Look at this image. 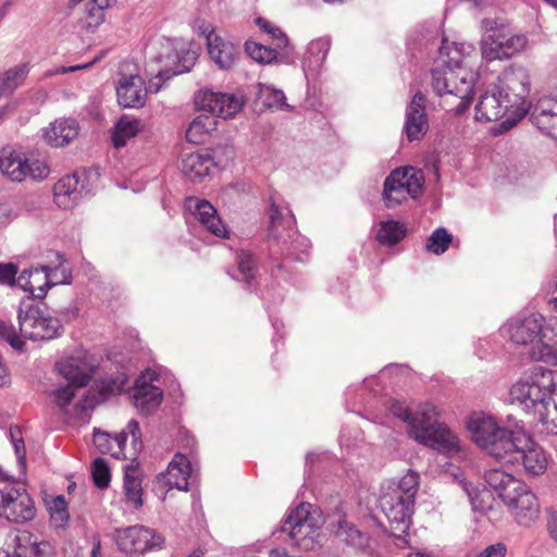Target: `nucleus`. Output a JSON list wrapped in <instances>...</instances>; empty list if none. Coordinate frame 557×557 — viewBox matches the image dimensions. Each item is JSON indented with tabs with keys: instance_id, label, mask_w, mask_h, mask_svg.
<instances>
[{
	"instance_id": "f257e3e1",
	"label": "nucleus",
	"mask_w": 557,
	"mask_h": 557,
	"mask_svg": "<svg viewBox=\"0 0 557 557\" xmlns=\"http://www.w3.org/2000/svg\"><path fill=\"white\" fill-rule=\"evenodd\" d=\"M474 49L465 44L443 42L440 49L442 67L432 71V87L443 98L453 97L457 103L449 110L462 114L470 106L473 88L479 78Z\"/></svg>"
},
{
	"instance_id": "f03ea898",
	"label": "nucleus",
	"mask_w": 557,
	"mask_h": 557,
	"mask_svg": "<svg viewBox=\"0 0 557 557\" xmlns=\"http://www.w3.org/2000/svg\"><path fill=\"white\" fill-rule=\"evenodd\" d=\"M509 400L532 417L540 432L557 435V372L533 367L511 385Z\"/></svg>"
},
{
	"instance_id": "7ed1b4c3",
	"label": "nucleus",
	"mask_w": 557,
	"mask_h": 557,
	"mask_svg": "<svg viewBox=\"0 0 557 557\" xmlns=\"http://www.w3.org/2000/svg\"><path fill=\"white\" fill-rule=\"evenodd\" d=\"M485 482L519 525L530 527L539 519V499L524 482L499 469L486 471Z\"/></svg>"
},
{
	"instance_id": "20e7f679",
	"label": "nucleus",
	"mask_w": 557,
	"mask_h": 557,
	"mask_svg": "<svg viewBox=\"0 0 557 557\" xmlns=\"http://www.w3.org/2000/svg\"><path fill=\"white\" fill-rule=\"evenodd\" d=\"M437 408L425 403L418 407V416L411 421V437L432 449L453 456L461 451L459 437L445 424L437 422Z\"/></svg>"
},
{
	"instance_id": "39448f33",
	"label": "nucleus",
	"mask_w": 557,
	"mask_h": 557,
	"mask_svg": "<svg viewBox=\"0 0 557 557\" xmlns=\"http://www.w3.org/2000/svg\"><path fill=\"white\" fill-rule=\"evenodd\" d=\"M549 332L557 336V320L546 322L544 315L539 312L519 313L500 327L504 338L516 346L532 345L531 349L542 345V338L547 341Z\"/></svg>"
},
{
	"instance_id": "423d86ee",
	"label": "nucleus",
	"mask_w": 557,
	"mask_h": 557,
	"mask_svg": "<svg viewBox=\"0 0 557 557\" xmlns=\"http://www.w3.org/2000/svg\"><path fill=\"white\" fill-rule=\"evenodd\" d=\"M194 53L180 50L175 41L165 40L161 42V51L146 66V73L149 76V90L156 94L165 81L188 72L194 64Z\"/></svg>"
},
{
	"instance_id": "0eeeda50",
	"label": "nucleus",
	"mask_w": 557,
	"mask_h": 557,
	"mask_svg": "<svg viewBox=\"0 0 557 557\" xmlns=\"http://www.w3.org/2000/svg\"><path fill=\"white\" fill-rule=\"evenodd\" d=\"M467 429L471 441L498 461L505 456L516 434V431L502 426L495 418L484 412L472 413L468 419Z\"/></svg>"
},
{
	"instance_id": "6e6552de",
	"label": "nucleus",
	"mask_w": 557,
	"mask_h": 557,
	"mask_svg": "<svg viewBox=\"0 0 557 557\" xmlns=\"http://www.w3.org/2000/svg\"><path fill=\"white\" fill-rule=\"evenodd\" d=\"M269 238L282 243V249L286 253L296 260L302 261L301 255L307 253L310 245L309 240L295 230V219L292 211L272 199L269 208Z\"/></svg>"
},
{
	"instance_id": "1a4fd4ad",
	"label": "nucleus",
	"mask_w": 557,
	"mask_h": 557,
	"mask_svg": "<svg viewBox=\"0 0 557 557\" xmlns=\"http://www.w3.org/2000/svg\"><path fill=\"white\" fill-rule=\"evenodd\" d=\"M504 463H520L530 475L543 474L548 466V457L544 449L523 431H516L505 456L499 459Z\"/></svg>"
},
{
	"instance_id": "9d476101",
	"label": "nucleus",
	"mask_w": 557,
	"mask_h": 557,
	"mask_svg": "<svg viewBox=\"0 0 557 557\" xmlns=\"http://www.w3.org/2000/svg\"><path fill=\"white\" fill-rule=\"evenodd\" d=\"M424 173L414 166H404L392 171L385 178L383 199L388 208L405 202L409 197L417 198L424 185Z\"/></svg>"
},
{
	"instance_id": "9b49d317",
	"label": "nucleus",
	"mask_w": 557,
	"mask_h": 557,
	"mask_svg": "<svg viewBox=\"0 0 557 557\" xmlns=\"http://www.w3.org/2000/svg\"><path fill=\"white\" fill-rule=\"evenodd\" d=\"M0 171L8 180L18 183L27 178L42 181L50 174V168L46 161L28 159L12 147L0 150Z\"/></svg>"
},
{
	"instance_id": "f8f14e48",
	"label": "nucleus",
	"mask_w": 557,
	"mask_h": 557,
	"mask_svg": "<svg viewBox=\"0 0 557 557\" xmlns=\"http://www.w3.org/2000/svg\"><path fill=\"white\" fill-rule=\"evenodd\" d=\"M310 504H300L289 513L282 525V533H286L290 542L304 550L314 547L320 528V519L310 511Z\"/></svg>"
},
{
	"instance_id": "ddd939ff",
	"label": "nucleus",
	"mask_w": 557,
	"mask_h": 557,
	"mask_svg": "<svg viewBox=\"0 0 557 557\" xmlns=\"http://www.w3.org/2000/svg\"><path fill=\"white\" fill-rule=\"evenodd\" d=\"M21 334L32 341H50L61 335L62 324L38 306L22 307L17 312Z\"/></svg>"
},
{
	"instance_id": "4468645a",
	"label": "nucleus",
	"mask_w": 557,
	"mask_h": 557,
	"mask_svg": "<svg viewBox=\"0 0 557 557\" xmlns=\"http://www.w3.org/2000/svg\"><path fill=\"white\" fill-rule=\"evenodd\" d=\"M513 104V116L522 119L530 109V75L522 66H510L498 77L495 85Z\"/></svg>"
},
{
	"instance_id": "2eb2a0df",
	"label": "nucleus",
	"mask_w": 557,
	"mask_h": 557,
	"mask_svg": "<svg viewBox=\"0 0 557 557\" xmlns=\"http://www.w3.org/2000/svg\"><path fill=\"white\" fill-rule=\"evenodd\" d=\"M528 38L522 34H510L503 29H494L483 36L481 53L486 61L511 58L525 49Z\"/></svg>"
},
{
	"instance_id": "dca6fc26",
	"label": "nucleus",
	"mask_w": 557,
	"mask_h": 557,
	"mask_svg": "<svg viewBox=\"0 0 557 557\" xmlns=\"http://www.w3.org/2000/svg\"><path fill=\"white\" fill-rule=\"evenodd\" d=\"M245 102L243 95L218 92L211 89H202L195 95V103L200 110L223 119L235 116L244 108Z\"/></svg>"
},
{
	"instance_id": "f3484780",
	"label": "nucleus",
	"mask_w": 557,
	"mask_h": 557,
	"mask_svg": "<svg viewBox=\"0 0 557 557\" xmlns=\"http://www.w3.org/2000/svg\"><path fill=\"white\" fill-rule=\"evenodd\" d=\"M114 540L119 549L125 554H144L162 543V537L154 530L144 525L119 529Z\"/></svg>"
},
{
	"instance_id": "a211bd4d",
	"label": "nucleus",
	"mask_w": 557,
	"mask_h": 557,
	"mask_svg": "<svg viewBox=\"0 0 557 557\" xmlns=\"http://www.w3.org/2000/svg\"><path fill=\"white\" fill-rule=\"evenodd\" d=\"M128 435L132 437L134 449H139L141 447V434L136 420H131L125 430L115 437H111L107 432L96 431L94 434V444L101 454H110L116 459L126 458L125 443Z\"/></svg>"
},
{
	"instance_id": "6ab92c4d",
	"label": "nucleus",
	"mask_w": 557,
	"mask_h": 557,
	"mask_svg": "<svg viewBox=\"0 0 557 557\" xmlns=\"http://www.w3.org/2000/svg\"><path fill=\"white\" fill-rule=\"evenodd\" d=\"M380 507L391 523L394 535L396 532H406L411 523L414 503L405 499L399 492L389 491L383 493L380 497Z\"/></svg>"
},
{
	"instance_id": "aec40b11",
	"label": "nucleus",
	"mask_w": 557,
	"mask_h": 557,
	"mask_svg": "<svg viewBox=\"0 0 557 557\" xmlns=\"http://www.w3.org/2000/svg\"><path fill=\"white\" fill-rule=\"evenodd\" d=\"M158 375L152 370L143 372L135 382L134 393L132 395L134 406L143 414H150L160 405L163 399V392L159 386L153 385Z\"/></svg>"
},
{
	"instance_id": "412c9836",
	"label": "nucleus",
	"mask_w": 557,
	"mask_h": 557,
	"mask_svg": "<svg viewBox=\"0 0 557 557\" xmlns=\"http://www.w3.org/2000/svg\"><path fill=\"white\" fill-rule=\"evenodd\" d=\"M198 465L183 454H176L166 470L158 475V482L168 488L188 490L189 480L198 474Z\"/></svg>"
},
{
	"instance_id": "4be33fe9",
	"label": "nucleus",
	"mask_w": 557,
	"mask_h": 557,
	"mask_svg": "<svg viewBox=\"0 0 557 557\" xmlns=\"http://www.w3.org/2000/svg\"><path fill=\"white\" fill-rule=\"evenodd\" d=\"M184 207L212 235L220 238L228 236L227 227L208 200L190 196L185 199Z\"/></svg>"
},
{
	"instance_id": "5701e85b",
	"label": "nucleus",
	"mask_w": 557,
	"mask_h": 557,
	"mask_svg": "<svg viewBox=\"0 0 557 557\" xmlns=\"http://www.w3.org/2000/svg\"><path fill=\"white\" fill-rule=\"evenodd\" d=\"M507 113L513 116V104L495 85L480 97L475 107V120L481 122L497 121Z\"/></svg>"
},
{
	"instance_id": "b1692460",
	"label": "nucleus",
	"mask_w": 557,
	"mask_h": 557,
	"mask_svg": "<svg viewBox=\"0 0 557 557\" xmlns=\"http://www.w3.org/2000/svg\"><path fill=\"white\" fill-rule=\"evenodd\" d=\"M35 517L34 502L27 493L17 488L4 491L3 504L0 505V518L14 523H22Z\"/></svg>"
},
{
	"instance_id": "393cba45",
	"label": "nucleus",
	"mask_w": 557,
	"mask_h": 557,
	"mask_svg": "<svg viewBox=\"0 0 557 557\" xmlns=\"http://www.w3.org/2000/svg\"><path fill=\"white\" fill-rule=\"evenodd\" d=\"M429 129V121L425 112V98L422 92L413 95L406 109L404 133L409 141L420 140Z\"/></svg>"
},
{
	"instance_id": "a878e982",
	"label": "nucleus",
	"mask_w": 557,
	"mask_h": 557,
	"mask_svg": "<svg viewBox=\"0 0 557 557\" xmlns=\"http://www.w3.org/2000/svg\"><path fill=\"white\" fill-rule=\"evenodd\" d=\"M207 49L211 61L220 70H231L240 58V49L227 38L210 33L207 36Z\"/></svg>"
},
{
	"instance_id": "bb28decb",
	"label": "nucleus",
	"mask_w": 557,
	"mask_h": 557,
	"mask_svg": "<svg viewBox=\"0 0 557 557\" xmlns=\"http://www.w3.org/2000/svg\"><path fill=\"white\" fill-rule=\"evenodd\" d=\"M55 370L72 385L85 386L91 376L92 364L86 354L79 352L61 358L55 363Z\"/></svg>"
},
{
	"instance_id": "cd10ccee",
	"label": "nucleus",
	"mask_w": 557,
	"mask_h": 557,
	"mask_svg": "<svg viewBox=\"0 0 557 557\" xmlns=\"http://www.w3.org/2000/svg\"><path fill=\"white\" fill-rule=\"evenodd\" d=\"M149 85L138 75L123 76L116 87L119 103L124 108H141L146 103Z\"/></svg>"
},
{
	"instance_id": "c85d7f7f",
	"label": "nucleus",
	"mask_w": 557,
	"mask_h": 557,
	"mask_svg": "<svg viewBox=\"0 0 557 557\" xmlns=\"http://www.w3.org/2000/svg\"><path fill=\"white\" fill-rule=\"evenodd\" d=\"M85 172H75L60 178L53 187L54 201L59 208L70 209L82 197L84 185L81 183Z\"/></svg>"
},
{
	"instance_id": "c756f323",
	"label": "nucleus",
	"mask_w": 557,
	"mask_h": 557,
	"mask_svg": "<svg viewBox=\"0 0 557 557\" xmlns=\"http://www.w3.org/2000/svg\"><path fill=\"white\" fill-rule=\"evenodd\" d=\"M15 557H52L53 547L50 542L27 531H18L14 539Z\"/></svg>"
},
{
	"instance_id": "7c9ffc66",
	"label": "nucleus",
	"mask_w": 557,
	"mask_h": 557,
	"mask_svg": "<svg viewBox=\"0 0 557 557\" xmlns=\"http://www.w3.org/2000/svg\"><path fill=\"white\" fill-rule=\"evenodd\" d=\"M117 0H88L79 18L81 28L87 34H95L106 21V11Z\"/></svg>"
},
{
	"instance_id": "2f4dec72",
	"label": "nucleus",
	"mask_w": 557,
	"mask_h": 557,
	"mask_svg": "<svg viewBox=\"0 0 557 557\" xmlns=\"http://www.w3.org/2000/svg\"><path fill=\"white\" fill-rule=\"evenodd\" d=\"M17 284L22 289L29 292L34 298L42 299L50 288L47 267L23 270L17 277Z\"/></svg>"
},
{
	"instance_id": "473e14b6",
	"label": "nucleus",
	"mask_w": 557,
	"mask_h": 557,
	"mask_svg": "<svg viewBox=\"0 0 557 557\" xmlns=\"http://www.w3.org/2000/svg\"><path fill=\"white\" fill-rule=\"evenodd\" d=\"M218 120L213 115L200 114L188 125L185 137L191 145L206 144L218 131Z\"/></svg>"
},
{
	"instance_id": "72a5a7b5",
	"label": "nucleus",
	"mask_w": 557,
	"mask_h": 557,
	"mask_svg": "<svg viewBox=\"0 0 557 557\" xmlns=\"http://www.w3.org/2000/svg\"><path fill=\"white\" fill-rule=\"evenodd\" d=\"M531 117L540 129L552 134L557 128V97H543L539 99L533 108Z\"/></svg>"
},
{
	"instance_id": "f704fd0d",
	"label": "nucleus",
	"mask_w": 557,
	"mask_h": 557,
	"mask_svg": "<svg viewBox=\"0 0 557 557\" xmlns=\"http://www.w3.org/2000/svg\"><path fill=\"white\" fill-rule=\"evenodd\" d=\"M78 133L79 125L75 120L60 119L50 124L45 137L51 146L63 147L75 139Z\"/></svg>"
},
{
	"instance_id": "c9c22d12",
	"label": "nucleus",
	"mask_w": 557,
	"mask_h": 557,
	"mask_svg": "<svg viewBox=\"0 0 557 557\" xmlns=\"http://www.w3.org/2000/svg\"><path fill=\"white\" fill-rule=\"evenodd\" d=\"M331 48L327 37L317 38L309 42L302 61L306 73L317 74L323 66Z\"/></svg>"
},
{
	"instance_id": "e433bc0d",
	"label": "nucleus",
	"mask_w": 557,
	"mask_h": 557,
	"mask_svg": "<svg viewBox=\"0 0 557 557\" xmlns=\"http://www.w3.org/2000/svg\"><path fill=\"white\" fill-rule=\"evenodd\" d=\"M212 165L210 156L194 152L182 159L181 171L187 180L197 182L209 175Z\"/></svg>"
},
{
	"instance_id": "4c0bfd02",
	"label": "nucleus",
	"mask_w": 557,
	"mask_h": 557,
	"mask_svg": "<svg viewBox=\"0 0 557 557\" xmlns=\"http://www.w3.org/2000/svg\"><path fill=\"white\" fill-rule=\"evenodd\" d=\"M30 71L28 62L16 64L0 73V99L11 96L26 81Z\"/></svg>"
},
{
	"instance_id": "58836bf2",
	"label": "nucleus",
	"mask_w": 557,
	"mask_h": 557,
	"mask_svg": "<svg viewBox=\"0 0 557 557\" xmlns=\"http://www.w3.org/2000/svg\"><path fill=\"white\" fill-rule=\"evenodd\" d=\"M123 494L125 503L134 509H139L143 506L141 479L136 470L129 466L125 468Z\"/></svg>"
},
{
	"instance_id": "ea45409f",
	"label": "nucleus",
	"mask_w": 557,
	"mask_h": 557,
	"mask_svg": "<svg viewBox=\"0 0 557 557\" xmlns=\"http://www.w3.org/2000/svg\"><path fill=\"white\" fill-rule=\"evenodd\" d=\"M143 129V124L138 119L123 115L115 124L112 133V143L115 148L124 147L126 143L134 138Z\"/></svg>"
},
{
	"instance_id": "a19ab883",
	"label": "nucleus",
	"mask_w": 557,
	"mask_h": 557,
	"mask_svg": "<svg viewBox=\"0 0 557 557\" xmlns=\"http://www.w3.org/2000/svg\"><path fill=\"white\" fill-rule=\"evenodd\" d=\"M407 235V227L403 222L386 220L380 222L376 240L383 246H394Z\"/></svg>"
},
{
	"instance_id": "79ce46f5",
	"label": "nucleus",
	"mask_w": 557,
	"mask_h": 557,
	"mask_svg": "<svg viewBox=\"0 0 557 557\" xmlns=\"http://www.w3.org/2000/svg\"><path fill=\"white\" fill-rule=\"evenodd\" d=\"M236 260V271L234 273L228 272V274L237 281H243L247 284H250L255 277L256 271V262L252 258V255L248 251L242 250L237 253Z\"/></svg>"
},
{
	"instance_id": "37998d69",
	"label": "nucleus",
	"mask_w": 557,
	"mask_h": 557,
	"mask_svg": "<svg viewBox=\"0 0 557 557\" xmlns=\"http://www.w3.org/2000/svg\"><path fill=\"white\" fill-rule=\"evenodd\" d=\"M258 97L262 100L263 106L270 109L284 110L289 109L286 103L285 95L282 90L276 89L267 84H259Z\"/></svg>"
},
{
	"instance_id": "c03bdc74",
	"label": "nucleus",
	"mask_w": 557,
	"mask_h": 557,
	"mask_svg": "<svg viewBox=\"0 0 557 557\" xmlns=\"http://www.w3.org/2000/svg\"><path fill=\"white\" fill-rule=\"evenodd\" d=\"M419 488V474L409 470L395 486L389 487L392 493L399 492L400 496L405 499L414 503L416 495Z\"/></svg>"
},
{
	"instance_id": "a18cd8bd",
	"label": "nucleus",
	"mask_w": 557,
	"mask_h": 557,
	"mask_svg": "<svg viewBox=\"0 0 557 557\" xmlns=\"http://www.w3.org/2000/svg\"><path fill=\"white\" fill-rule=\"evenodd\" d=\"M50 521L54 528H64L70 519L67 503L64 496L59 495L48 504Z\"/></svg>"
},
{
	"instance_id": "49530a36",
	"label": "nucleus",
	"mask_w": 557,
	"mask_h": 557,
	"mask_svg": "<svg viewBox=\"0 0 557 557\" xmlns=\"http://www.w3.org/2000/svg\"><path fill=\"white\" fill-rule=\"evenodd\" d=\"M336 536L352 546H361L366 541V536L352 523L346 520L338 522Z\"/></svg>"
},
{
	"instance_id": "de8ad7c7",
	"label": "nucleus",
	"mask_w": 557,
	"mask_h": 557,
	"mask_svg": "<svg viewBox=\"0 0 557 557\" xmlns=\"http://www.w3.org/2000/svg\"><path fill=\"white\" fill-rule=\"evenodd\" d=\"M451 240L453 236L446 228L437 227L428 238L426 249L434 255H442L448 249Z\"/></svg>"
},
{
	"instance_id": "09e8293b",
	"label": "nucleus",
	"mask_w": 557,
	"mask_h": 557,
	"mask_svg": "<svg viewBox=\"0 0 557 557\" xmlns=\"http://www.w3.org/2000/svg\"><path fill=\"white\" fill-rule=\"evenodd\" d=\"M245 51L252 60L261 64L271 63L277 57L275 49L250 40L246 41Z\"/></svg>"
},
{
	"instance_id": "8fccbe9b",
	"label": "nucleus",
	"mask_w": 557,
	"mask_h": 557,
	"mask_svg": "<svg viewBox=\"0 0 557 557\" xmlns=\"http://www.w3.org/2000/svg\"><path fill=\"white\" fill-rule=\"evenodd\" d=\"M550 341V337L547 341L542 338V345L530 349V359L557 366V347Z\"/></svg>"
},
{
	"instance_id": "3c124183",
	"label": "nucleus",
	"mask_w": 557,
	"mask_h": 557,
	"mask_svg": "<svg viewBox=\"0 0 557 557\" xmlns=\"http://www.w3.org/2000/svg\"><path fill=\"white\" fill-rule=\"evenodd\" d=\"M463 490L467 493L473 510L484 511L490 508V492L480 490L472 483H463Z\"/></svg>"
},
{
	"instance_id": "603ef678",
	"label": "nucleus",
	"mask_w": 557,
	"mask_h": 557,
	"mask_svg": "<svg viewBox=\"0 0 557 557\" xmlns=\"http://www.w3.org/2000/svg\"><path fill=\"white\" fill-rule=\"evenodd\" d=\"M92 480L97 487L106 488L109 486L111 475L107 461L103 458H97L91 466Z\"/></svg>"
},
{
	"instance_id": "864d4df0",
	"label": "nucleus",
	"mask_w": 557,
	"mask_h": 557,
	"mask_svg": "<svg viewBox=\"0 0 557 557\" xmlns=\"http://www.w3.org/2000/svg\"><path fill=\"white\" fill-rule=\"evenodd\" d=\"M0 339L7 342L13 349L22 350L24 341L18 336L14 325L4 320H0Z\"/></svg>"
},
{
	"instance_id": "5fc2aeb1",
	"label": "nucleus",
	"mask_w": 557,
	"mask_h": 557,
	"mask_svg": "<svg viewBox=\"0 0 557 557\" xmlns=\"http://www.w3.org/2000/svg\"><path fill=\"white\" fill-rule=\"evenodd\" d=\"M255 23L262 32L269 34L271 38L276 40L277 48L287 47L288 38L278 27L272 25L269 21H267L263 17H257L255 20Z\"/></svg>"
},
{
	"instance_id": "6e6d98bb",
	"label": "nucleus",
	"mask_w": 557,
	"mask_h": 557,
	"mask_svg": "<svg viewBox=\"0 0 557 557\" xmlns=\"http://www.w3.org/2000/svg\"><path fill=\"white\" fill-rule=\"evenodd\" d=\"M389 412L408 424V433L411 436V421L418 416V409L414 413L409 411L408 406L404 401L393 400L389 404Z\"/></svg>"
},
{
	"instance_id": "4d7b16f0",
	"label": "nucleus",
	"mask_w": 557,
	"mask_h": 557,
	"mask_svg": "<svg viewBox=\"0 0 557 557\" xmlns=\"http://www.w3.org/2000/svg\"><path fill=\"white\" fill-rule=\"evenodd\" d=\"M47 275L50 288L59 284H70L72 278L71 271L63 265L55 268L47 267Z\"/></svg>"
},
{
	"instance_id": "13d9d810",
	"label": "nucleus",
	"mask_w": 557,
	"mask_h": 557,
	"mask_svg": "<svg viewBox=\"0 0 557 557\" xmlns=\"http://www.w3.org/2000/svg\"><path fill=\"white\" fill-rule=\"evenodd\" d=\"M77 386L69 383L66 386L59 387L54 391L55 403L61 409H65L75 396Z\"/></svg>"
},
{
	"instance_id": "bf43d9fd",
	"label": "nucleus",
	"mask_w": 557,
	"mask_h": 557,
	"mask_svg": "<svg viewBox=\"0 0 557 557\" xmlns=\"http://www.w3.org/2000/svg\"><path fill=\"white\" fill-rule=\"evenodd\" d=\"M98 60H100V57H96L92 61L83 63V64H78V65L58 66L54 69H50L45 72L44 76L51 77L54 75L67 74V73H73V72L81 71V70H86V69H89L91 65H94Z\"/></svg>"
},
{
	"instance_id": "052dcab7",
	"label": "nucleus",
	"mask_w": 557,
	"mask_h": 557,
	"mask_svg": "<svg viewBox=\"0 0 557 557\" xmlns=\"http://www.w3.org/2000/svg\"><path fill=\"white\" fill-rule=\"evenodd\" d=\"M17 272L18 270L15 264L0 262V285H14Z\"/></svg>"
},
{
	"instance_id": "680f3d73",
	"label": "nucleus",
	"mask_w": 557,
	"mask_h": 557,
	"mask_svg": "<svg viewBox=\"0 0 557 557\" xmlns=\"http://www.w3.org/2000/svg\"><path fill=\"white\" fill-rule=\"evenodd\" d=\"M507 554V547L503 543H495L486 546L474 557H505Z\"/></svg>"
},
{
	"instance_id": "e2e57ef3",
	"label": "nucleus",
	"mask_w": 557,
	"mask_h": 557,
	"mask_svg": "<svg viewBox=\"0 0 557 557\" xmlns=\"http://www.w3.org/2000/svg\"><path fill=\"white\" fill-rule=\"evenodd\" d=\"M546 530L550 540L557 545V513L553 510L547 511Z\"/></svg>"
},
{
	"instance_id": "0e129e2a",
	"label": "nucleus",
	"mask_w": 557,
	"mask_h": 557,
	"mask_svg": "<svg viewBox=\"0 0 557 557\" xmlns=\"http://www.w3.org/2000/svg\"><path fill=\"white\" fill-rule=\"evenodd\" d=\"M548 304L557 311V274L552 278L547 289Z\"/></svg>"
},
{
	"instance_id": "69168bd1",
	"label": "nucleus",
	"mask_w": 557,
	"mask_h": 557,
	"mask_svg": "<svg viewBox=\"0 0 557 557\" xmlns=\"http://www.w3.org/2000/svg\"><path fill=\"white\" fill-rule=\"evenodd\" d=\"M17 108V101L12 100L8 103L0 106V124L4 121V119L12 114Z\"/></svg>"
},
{
	"instance_id": "338daca9",
	"label": "nucleus",
	"mask_w": 557,
	"mask_h": 557,
	"mask_svg": "<svg viewBox=\"0 0 557 557\" xmlns=\"http://www.w3.org/2000/svg\"><path fill=\"white\" fill-rule=\"evenodd\" d=\"M13 446L15 450L16 458L21 465L25 463V445L22 438L13 440Z\"/></svg>"
},
{
	"instance_id": "774afa93",
	"label": "nucleus",
	"mask_w": 557,
	"mask_h": 557,
	"mask_svg": "<svg viewBox=\"0 0 557 557\" xmlns=\"http://www.w3.org/2000/svg\"><path fill=\"white\" fill-rule=\"evenodd\" d=\"M91 557H101V545L99 541L95 542L92 545Z\"/></svg>"
}]
</instances>
